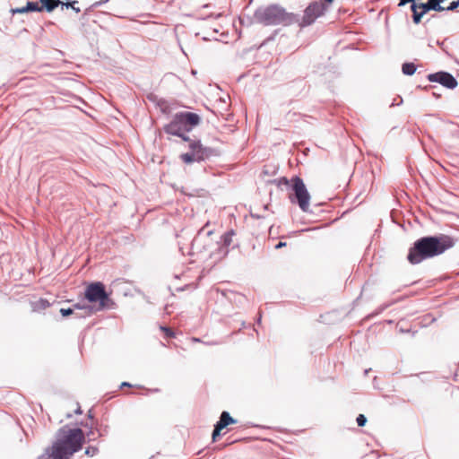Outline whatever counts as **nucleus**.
Here are the masks:
<instances>
[{
	"label": "nucleus",
	"mask_w": 459,
	"mask_h": 459,
	"mask_svg": "<svg viewBox=\"0 0 459 459\" xmlns=\"http://www.w3.org/2000/svg\"><path fill=\"white\" fill-rule=\"evenodd\" d=\"M454 245V238L448 235L437 234L421 237L409 248L407 260L411 264H418L424 260L445 253Z\"/></svg>",
	"instance_id": "1"
},
{
	"label": "nucleus",
	"mask_w": 459,
	"mask_h": 459,
	"mask_svg": "<svg viewBox=\"0 0 459 459\" xmlns=\"http://www.w3.org/2000/svg\"><path fill=\"white\" fill-rule=\"evenodd\" d=\"M83 442L84 433L81 429L62 428L58 430L56 441L39 458L68 459L82 448Z\"/></svg>",
	"instance_id": "2"
},
{
	"label": "nucleus",
	"mask_w": 459,
	"mask_h": 459,
	"mask_svg": "<svg viewBox=\"0 0 459 459\" xmlns=\"http://www.w3.org/2000/svg\"><path fill=\"white\" fill-rule=\"evenodd\" d=\"M255 20L265 26H290L300 21V15L287 12L279 4L260 7L254 13Z\"/></svg>",
	"instance_id": "3"
},
{
	"label": "nucleus",
	"mask_w": 459,
	"mask_h": 459,
	"mask_svg": "<svg viewBox=\"0 0 459 459\" xmlns=\"http://www.w3.org/2000/svg\"><path fill=\"white\" fill-rule=\"evenodd\" d=\"M186 131H182L179 136L183 141L188 142L189 152L180 154V160L186 164L193 162H201L219 156V152L215 148L204 146L199 139H191L186 135Z\"/></svg>",
	"instance_id": "4"
},
{
	"label": "nucleus",
	"mask_w": 459,
	"mask_h": 459,
	"mask_svg": "<svg viewBox=\"0 0 459 459\" xmlns=\"http://www.w3.org/2000/svg\"><path fill=\"white\" fill-rule=\"evenodd\" d=\"M84 298L90 303H98L95 311H102L108 308H113L115 302L107 292L106 287L101 281L91 282L84 290Z\"/></svg>",
	"instance_id": "5"
},
{
	"label": "nucleus",
	"mask_w": 459,
	"mask_h": 459,
	"mask_svg": "<svg viewBox=\"0 0 459 459\" xmlns=\"http://www.w3.org/2000/svg\"><path fill=\"white\" fill-rule=\"evenodd\" d=\"M290 189L292 193L289 195L290 201L292 204H298L302 212H307L309 210L310 194L303 179L299 176H294L291 178Z\"/></svg>",
	"instance_id": "6"
},
{
	"label": "nucleus",
	"mask_w": 459,
	"mask_h": 459,
	"mask_svg": "<svg viewBox=\"0 0 459 459\" xmlns=\"http://www.w3.org/2000/svg\"><path fill=\"white\" fill-rule=\"evenodd\" d=\"M327 10V5L321 1H314L304 10L300 21L296 22L301 28L311 25L318 17L322 16Z\"/></svg>",
	"instance_id": "7"
},
{
	"label": "nucleus",
	"mask_w": 459,
	"mask_h": 459,
	"mask_svg": "<svg viewBox=\"0 0 459 459\" xmlns=\"http://www.w3.org/2000/svg\"><path fill=\"white\" fill-rule=\"evenodd\" d=\"M208 223L200 229L191 243L190 255L201 254L210 249V236L213 233L212 230L204 231Z\"/></svg>",
	"instance_id": "8"
},
{
	"label": "nucleus",
	"mask_w": 459,
	"mask_h": 459,
	"mask_svg": "<svg viewBox=\"0 0 459 459\" xmlns=\"http://www.w3.org/2000/svg\"><path fill=\"white\" fill-rule=\"evenodd\" d=\"M427 79L431 82H437L449 90H454L458 85L455 77L452 74L445 71L429 74Z\"/></svg>",
	"instance_id": "9"
},
{
	"label": "nucleus",
	"mask_w": 459,
	"mask_h": 459,
	"mask_svg": "<svg viewBox=\"0 0 459 459\" xmlns=\"http://www.w3.org/2000/svg\"><path fill=\"white\" fill-rule=\"evenodd\" d=\"M177 120L184 126L186 132H190L197 126L201 121V117L194 112L180 111L175 114Z\"/></svg>",
	"instance_id": "10"
},
{
	"label": "nucleus",
	"mask_w": 459,
	"mask_h": 459,
	"mask_svg": "<svg viewBox=\"0 0 459 459\" xmlns=\"http://www.w3.org/2000/svg\"><path fill=\"white\" fill-rule=\"evenodd\" d=\"M163 130L166 134L175 135V136H182V131H186L184 126L177 120V117L174 115L172 120L164 126Z\"/></svg>",
	"instance_id": "11"
},
{
	"label": "nucleus",
	"mask_w": 459,
	"mask_h": 459,
	"mask_svg": "<svg viewBox=\"0 0 459 459\" xmlns=\"http://www.w3.org/2000/svg\"><path fill=\"white\" fill-rule=\"evenodd\" d=\"M233 235H234V231L233 230H230V231L224 233L221 237V242L217 243V245L219 246V250H220L221 253H223L224 255L228 254V252H229L228 247L232 242V236Z\"/></svg>",
	"instance_id": "12"
},
{
	"label": "nucleus",
	"mask_w": 459,
	"mask_h": 459,
	"mask_svg": "<svg viewBox=\"0 0 459 459\" xmlns=\"http://www.w3.org/2000/svg\"><path fill=\"white\" fill-rule=\"evenodd\" d=\"M419 7L426 14L429 11L433 10L436 12L445 11V7L438 4V0H428L427 3L419 4Z\"/></svg>",
	"instance_id": "13"
},
{
	"label": "nucleus",
	"mask_w": 459,
	"mask_h": 459,
	"mask_svg": "<svg viewBox=\"0 0 459 459\" xmlns=\"http://www.w3.org/2000/svg\"><path fill=\"white\" fill-rule=\"evenodd\" d=\"M237 420L233 419L228 411H223L221 413L220 419L215 425L220 429H223L229 425L235 424Z\"/></svg>",
	"instance_id": "14"
},
{
	"label": "nucleus",
	"mask_w": 459,
	"mask_h": 459,
	"mask_svg": "<svg viewBox=\"0 0 459 459\" xmlns=\"http://www.w3.org/2000/svg\"><path fill=\"white\" fill-rule=\"evenodd\" d=\"M60 1L58 0H41L40 8L48 13H52L56 8L59 6Z\"/></svg>",
	"instance_id": "15"
},
{
	"label": "nucleus",
	"mask_w": 459,
	"mask_h": 459,
	"mask_svg": "<svg viewBox=\"0 0 459 459\" xmlns=\"http://www.w3.org/2000/svg\"><path fill=\"white\" fill-rule=\"evenodd\" d=\"M74 310L86 312V315H92L95 311V307L89 304L76 303L74 305Z\"/></svg>",
	"instance_id": "16"
},
{
	"label": "nucleus",
	"mask_w": 459,
	"mask_h": 459,
	"mask_svg": "<svg viewBox=\"0 0 459 459\" xmlns=\"http://www.w3.org/2000/svg\"><path fill=\"white\" fill-rule=\"evenodd\" d=\"M417 66L414 63H404L402 65V71L405 75H412L416 72Z\"/></svg>",
	"instance_id": "17"
},
{
	"label": "nucleus",
	"mask_w": 459,
	"mask_h": 459,
	"mask_svg": "<svg viewBox=\"0 0 459 459\" xmlns=\"http://www.w3.org/2000/svg\"><path fill=\"white\" fill-rule=\"evenodd\" d=\"M78 4V1H70V2H65V3H63L62 4V10H64L65 8V9H69L71 8L72 10H74L76 13H80L81 12V9L79 7L76 6V4Z\"/></svg>",
	"instance_id": "18"
},
{
	"label": "nucleus",
	"mask_w": 459,
	"mask_h": 459,
	"mask_svg": "<svg viewBox=\"0 0 459 459\" xmlns=\"http://www.w3.org/2000/svg\"><path fill=\"white\" fill-rule=\"evenodd\" d=\"M26 8L28 12H43V9L40 8V4L38 2H27Z\"/></svg>",
	"instance_id": "19"
},
{
	"label": "nucleus",
	"mask_w": 459,
	"mask_h": 459,
	"mask_svg": "<svg viewBox=\"0 0 459 459\" xmlns=\"http://www.w3.org/2000/svg\"><path fill=\"white\" fill-rule=\"evenodd\" d=\"M273 183L276 184L278 187H281L282 186H284L287 188H290L291 180L290 181L287 178L282 177L281 178L274 179Z\"/></svg>",
	"instance_id": "20"
},
{
	"label": "nucleus",
	"mask_w": 459,
	"mask_h": 459,
	"mask_svg": "<svg viewBox=\"0 0 459 459\" xmlns=\"http://www.w3.org/2000/svg\"><path fill=\"white\" fill-rule=\"evenodd\" d=\"M49 306H50V303L47 299H40L35 305V309L42 310V309H46Z\"/></svg>",
	"instance_id": "21"
},
{
	"label": "nucleus",
	"mask_w": 459,
	"mask_h": 459,
	"mask_svg": "<svg viewBox=\"0 0 459 459\" xmlns=\"http://www.w3.org/2000/svg\"><path fill=\"white\" fill-rule=\"evenodd\" d=\"M425 13L420 10V12H414L412 13V20L415 24H419L421 21V18L423 17Z\"/></svg>",
	"instance_id": "22"
},
{
	"label": "nucleus",
	"mask_w": 459,
	"mask_h": 459,
	"mask_svg": "<svg viewBox=\"0 0 459 459\" xmlns=\"http://www.w3.org/2000/svg\"><path fill=\"white\" fill-rule=\"evenodd\" d=\"M356 422L359 427H364L367 423V417L364 414H359L356 418Z\"/></svg>",
	"instance_id": "23"
},
{
	"label": "nucleus",
	"mask_w": 459,
	"mask_h": 459,
	"mask_svg": "<svg viewBox=\"0 0 459 459\" xmlns=\"http://www.w3.org/2000/svg\"><path fill=\"white\" fill-rule=\"evenodd\" d=\"M60 314H61L64 317H66V316H71V315L74 314V308H73V307L61 308V309H60Z\"/></svg>",
	"instance_id": "24"
},
{
	"label": "nucleus",
	"mask_w": 459,
	"mask_h": 459,
	"mask_svg": "<svg viewBox=\"0 0 459 459\" xmlns=\"http://www.w3.org/2000/svg\"><path fill=\"white\" fill-rule=\"evenodd\" d=\"M160 330L165 333V335L167 337H174L175 336V333L173 332V330L169 327H167V326H160Z\"/></svg>",
	"instance_id": "25"
},
{
	"label": "nucleus",
	"mask_w": 459,
	"mask_h": 459,
	"mask_svg": "<svg viewBox=\"0 0 459 459\" xmlns=\"http://www.w3.org/2000/svg\"><path fill=\"white\" fill-rule=\"evenodd\" d=\"M222 429H220L219 427H217L216 425H214V429L212 430V441L215 442L217 440V438L221 436V431Z\"/></svg>",
	"instance_id": "26"
},
{
	"label": "nucleus",
	"mask_w": 459,
	"mask_h": 459,
	"mask_svg": "<svg viewBox=\"0 0 459 459\" xmlns=\"http://www.w3.org/2000/svg\"><path fill=\"white\" fill-rule=\"evenodd\" d=\"M459 6V0L452 1L447 7L445 8L446 11H455Z\"/></svg>",
	"instance_id": "27"
},
{
	"label": "nucleus",
	"mask_w": 459,
	"mask_h": 459,
	"mask_svg": "<svg viewBox=\"0 0 459 459\" xmlns=\"http://www.w3.org/2000/svg\"><path fill=\"white\" fill-rule=\"evenodd\" d=\"M11 13L13 14H15V13H29V12L25 5L23 7H20V8H13V9H11Z\"/></svg>",
	"instance_id": "28"
},
{
	"label": "nucleus",
	"mask_w": 459,
	"mask_h": 459,
	"mask_svg": "<svg viewBox=\"0 0 459 459\" xmlns=\"http://www.w3.org/2000/svg\"><path fill=\"white\" fill-rule=\"evenodd\" d=\"M109 1H110V0H100V1H97V2L93 3V4L90 6V8H89V9H90V10H93V9H95V8H97V7L101 6L102 4H106V3L109 2Z\"/></svg>",
	"instance_id": "29"
},
{
	"label": "nucleus",
	"mask_w": 459,
	"mask_h": 459,
	"mask_svg": "<svg viewBox=\"0 0 459 459\" xmlns=\"http://www.w3.org/2000/svg\"><path fill=\"white\" fill-rule=\"evenodd\" d=\"M98 452V448L94 446H89L85 450V454L90 456H93Z\"/></svg>",
	"instance_id": "30"
},
{
	"label": "nucleus",
	"mask_w": 459,
	"mask_h": 459,
	"mask_svg": "<svg viewBox=\"0 0 459 459\" xmlns=\"http://www.w3.org/2000/svg\"><path fill=\"white\" fill-rule=\"evenodd\" d=\"M76 318H85L86 316H89L90 315H86V312L79 311L73 314Z\"/></svg>",
	"instance_id": "31"
},
{
	"label": "nucleus",
	"mask_w": 459,
	"mask_h": 459,
	"mask_svg": "<svg viewBox=\"0 0 459 459\" xmlns=\"http://www.w3.org/2000/svg\"><path fill=\"white\" fill-rule=\"evenodd\" d=\"M411 10L412 13L414 12H418V9H420V7H419V4H416L415 0H413V2H411Z\"/></svg>",
	"instance_id": "32"
},
{
	"label": "nucleus",
	"mask_w": 459,
	"mask_h": 459,
	"mask_svg": "<svg viewBox=\"0 0 459 459\" xmlns=\"http://www.w3.org/2000/svg\"><path fill=\"white\" fill-rule=\"evenodd\" d=\"M286 245H287V244H286V242H281V241H280V242H278V243L276 244L275 248H276V249H279V248H281V247H285Z\"/></svg>",
	"instance_id": "33"
},
{
	"label": "nucleus",
	"mask_w": 459,
	"mask_h": 459,
	"mask_svg": "<svg viewBox=\"0 0 459 459\" xmlns=\"http://www.w3.org/2000/svg\"><path fill=\"white\" fill-rule=\"evenodd\" d=\"M413 0H400L399 6H403L408 3H411Z\"/></svg>",
	"instance_id": "34"
},
{
	"label": "nucleus",
	"mask_w": 459,
	"mask_h": 459,
	"mask_svg": "<svg viewBox=\"0 0 459 459\" xmlns=\"http://www.w3.org/2000/svg\"><path fill=\"white\" fill-rule=\"evenodd\" d=\"M221 342H217V341H212V342H205V344L207 345H218L220 344Z\"/></svg>",
	"instance_id": "35"
},
{
	"label": "nucleus",
	"mask_w": 459,
	"mask_h": 459,
	"mask_svg": "<svg viewBox=\"0 0 459 459\" xmlns=\"http://www.w3.org/2000/svg\"><path fill=\"white\" fill-rule=\"evenodd\" d=\"M125 386H129L130 387V386H132V385L130 383H128V382H123L121 384L120 387L122 388V387H125Z\"/></svg>",
	"instance_id": "36"
},
{
	"label": "nucleus",
	"mask_w": 459,
	"mask_h": 459,
	"mask_svg": "<svg viewBox=\"0 0 459 459\" xmlns=\"http://www.w3.org/2000/svg\"><path fill=\"white\" fill-rule=\"evenodd\" d=\"M82 410H81V407H80V405H78V406H77V409L74 411V413H75V414H82Z\"/></svg>",
	"instance_id": "37"
},
{
	"label": "nucleus",
	"mask_w": 459,
	"mask_h": 459,
	"mask_svg": "<svg viewBox=\"0 0 459 459\" xmlns=\"http://www.w3.org/2000/svg\"><path fill=\"white\" fill-rule=\"evenodd\" d=\"M325 1V4H326L328 6V4H332L333 2V0H324Z\"/></svg>",
	"instance_id": "38"
},
{
	"label": "nucleus",
	"mask_w": 459,
	"mask_h": 459,
	"mask_svg": "<svg viewBox=\"0 0 459 459\" xmlns=\"http://www.w3.org/2000/svg\"><path fill=\"white\" fill-rule=\"evenodd\" d=\"M400 332L401 333H409L410 330L409 329L406 330V329L400 328Z\"/></svg>",
	"instance_id": "39"
},
{
	"label": "nucleus",
	"mask_w": 459,
	"mask_h": 459,
	"mask_svg": "<svg viewBox=\"0 0 459 459\" xmlns=\"http://www.w3.org/2000/svg\"><path fill=\"white\" fill-rule=\"evenodd\" d=\"M432 94H433V96H434V97H436V98H439V97H440V94H439L438 92H435V91H434Z\"/></svg>",
	"instance_id": "40"
},
{
	"label": "nucleus",
	"mask_w": 459,
	"mask_h": 459,
	"mask_svg": "<svg viewBox=\"0 0 459 459\" xmlns=\"http://www.w3.org/2000/svg\"><path fill=\"white\" fill-rule=\"evenodd\" d=\"M148 99H149L150 100H154L156 99V97H155L154 95H150V96L148 97Z\"/></svg>",
	"instance_id": "41"
},
{
	"label": "nucleus",
	"mask_w": 459,
	"mask_h": 459,
	"mask_svg": "<svg viewBox=\"0 0 459 459\" xmlns=\"http://www.w3.org/2000/svg\"><path fill=\"white\" fill-rule=\"evenodd\" d=\"M88 417H89L90 419H92V414H91V411H89V412H88Z\"/></svg>",
	"instance_id": "42"
},
{
	"label": "nucleus",
	"mask_w": 459,
	"mask_h": 459,
	"mask_svg": "<svg viewBox=\"0 0 459 459\" xmlns=\"http://www.w3.org/2000/svg\"><path fill=\"white\" fill-rule=\"evenodd\" d=\"M192 340H193V342H201L200 339H198V338H193Z\"/></svg>",
	"instance_id": "43"
},
{
	"label": "nucleus",
	"mask_w": 459,
	"mask_h": 459,
	"mask_svg": "<svg viewBox=\"0 0 459 459\" xmlns=\"http://www.w3.org/2000/svg\"><path fill=\"white\" fill-rule=\"evenodd\" d=\"M429 88H435V86H425L426 90H428Z\"/></svg>",
	"instance_id": "44"
},
{
	"label": "nucleus",
	"mask_w": 459,
	"mask_h": 459,
	"mask_svg": "<svg viewBox=\"0 0 459 459\" xmlns=\"http://www.w3.org/2000/svg\"><path fill=\"white\" fill-rule=\"evenodd\" d=\"M257 323L260 324L261 323V316L258 317L257 319Z\"/></svg>",
	"instance_id": "45"
},
{
	"label": "nucleus",
	"mask_w": 459,
	"mask_h": 459,
	"mask_svg": "<svg viewBox=\"0 0 459 459\" xmlns=\"http://www.w3.org/2000/svg\"><path fill=\"white\" fill-rule=\"evenodd\" d=\"M90 435H93L92 430H91V431L88 433V436H90Z\"/></svg>",
	"instance_id": "46"
},
{
	"label": "nucleus",
	"mask_w": 459,
	"mask_h": 459,
	"mask_svg": "<svg viewBox=\"0 0 459 459\" xmlns=\"http://www.w3.org/2000/svg\"><path fill=\"white\" fill-rule=\"evenodd\" d=\"M66 417H67V418H71V417H72V414L68 413V414L66 415Z\"/></svg>",
	"instance_id": "47"
},
{
	"label": "nucleus",
	"mask_w": 459,
	"mask_h": 459,
	"mask_svg": "<svg viewBox=\"0 0 459 459\" xmlns=\"http://www.w3.org/2000/svg\"><path fill=\"white\" fill-rule=\"evenodd\" d=\"M403 103V100L401 99L400 102L397 105H400Z\"/></svg>",
	"instance_id": "48"
}]
</instances>
